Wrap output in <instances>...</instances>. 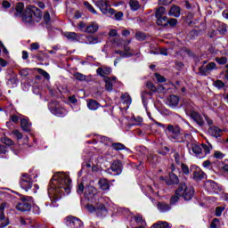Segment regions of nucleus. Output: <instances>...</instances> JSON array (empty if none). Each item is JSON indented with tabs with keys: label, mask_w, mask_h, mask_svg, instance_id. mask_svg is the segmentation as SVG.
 Returning a JSON list of instances; mask_svg holds the SVG:
<instances>
[{
	"label": "nucleus",
	"mask_w": 228,
	"mask_h": 228,
	"mask_svg": "<svg viewBox=\"0 0 228 228\" xmlns=\"http://www.w3.org/2000/svg\"><path fill=\"white\" fill-rule=\"evenodd\" d=\"M216 61L219 63V65H225V63H227V57H216Z\"/></svg>",
	"instance_id": "48"
},
{
	"label": "nucleus",
	"mask_w": 228,
	"mask_h": 228,
	"mask_svg": "<svg viewBox=\"0 0 228 228\" xmlns=\"http://www.w3.org/2000/svg\"><path fill=\"white\" fill-rule=\"evenodd\" d=\"M210 186H211L214 193H218L219 191H222V188H220L218 183H216V182H212L210 183Z\"/></svg>",
	"instance_id": "38"
},
{
	"label": "nucleus",
	"mask_w": 228,
	"mask_h": 228,
	"mask_svg": "<svg viewBox=\"0 0 228 228\" xmlns=\"http://www.w3.org/2000/svg\"><path fill=\"white\" fill-rule=\"evenodd\" d=\"M146 88H148L150 92H153V94H156V86L152 82L148 81L146 83Z\"/></svg>",
	"instance_id": "42"
},
{
	"label": "nucleus",
	"mask_w": 228,
	"mask_h": 228,
	"mask_svg": "<svg viewBox=\"0 0 228 228\" xmlns=\"http://www.w3.org/2000/svg\"><path fill=\"white\" fill-rule=\"evenodd\" d=\"M75 79H77V81H85L86 79V76L79 73V72H76L74 75Z\"/></svg>",
	"instance_id": "44"
},
{
	"label": "nucleus",
	"mask_w": 228,
	"mask_h": 228,
	"mask_svg": "<svg viewBox=\"0 0 228 228\" xmlns=\"http://www.w3.org/2000/svg\"><path fill=\"white\" fill-rule=\"evenodd\" d=\"M167 26L170 25V28H175L177 26V19L175 18H171L167 20Z\"/></svg>",
	"instance_id": "47"
},
{
	"label": "nucleus",
	"mask_w": 228,
	"mask_h": 228,
	"mask_svg": "<svg viewBox=\"0 0 228 228\" xmlns=\"http://www.w3.org/2000/svg\"><path fill=\"white\" fill-rule=\"evenodd\" d=\"M214 69H216V63L209 62L206 67H204V65L200 67L199 72L200 76H208V74H209L211 70H214Z\"/></svg>",
	"instance_id": "9"
},
{
	"label": "nucleus",
	"mask_w": 228,
	"mask_h": 228,
	"mask_svg": "<svg viewBox=\"0 0 228 228\" xmlns=\"http://www.w3.org/2000/svg\"><path fill=\"white\" fill-rule=\"evenodd\" d=\"M135 38L139 41H143L145 38H147V35L142 31H138L135 33Z\"/></svg>",
	"instance_id": "41"
},
{
	"label": "nucleus",
	"mask_w": 228,
	"mask_h": 228,
	"mask_svg": "<svg viewBox=\"0 0 228 228\" xmlns=\"http://www.w3.org/2000/svg\"><path fill=\"white\" fill-rule=\"evenodd\" d=\"M155 77L159 83H166L167 82V78H165V77L159 75V73H156Z\"/></svg>",
	"instance_id": "51"
},
{
	"label": "nucleus",
	"mask_w": 228,
	"mask_h": 228,
	"mask_svg": "<svg viewBox=\"0 0 228 228\" xmlns=\"http://www.w3.org/2000/svg\"><path fill=\"white\" fill-rule=\"evenodd\" d=\"M37 72L43 76V77H45V79H49L50 76L49 73H47V71L42 69H37Z\"/></svg>",
	"instance_id": "50"
},
{
	"label": "nucleus",
	"mask_w": 228,
	"mask_h": 228,
	"mask_svg": "<svg viewBox=\"0 0 228 228\" xmlns=\"http://www.w3.org/2000/svg\"><path fill=\"white\" fill-rule=\"evenodd\" d=\"M20 186L25 191H29L33 188V176L26 173L21 174L20 177Z\"/></svg>",
	"instance_id": "6"
},
{
	"label": "nucleus",
	"mask_w": 228,
	"mask_h": 228,
	"mask_svg": "<svg viewBox=\"0 0 228 228\" xmlns=\"http://www.w3.org/2000/svg\"><path fill=\"white\" fill-rule=\"evenodd\" d=\"M168 18L167 16H162L161 18H157V25L161 28H167Z\"/></svg>",
	"instance_id": "28"
},
{
	"label": "nucleus",
	"mask_w": 228,
	"mask_h": 228,
	"mask_svg": "<svg viewBox=\"0 0 228 228\" xmlns=\"http://www.w3.org/2000/svg\"><path fill=\"white\" fill-rule=\"evenodd\" d=\"M28 200H29V197L28 196L21 198V201L16 205V209H18V211H22V212L31 211V204H29Z\"/></svg>",
	"instance_id": "8"
},
{
	"label": "nucleus",
	"mask_w": 228,
	"mask_h": 228,
	"mask_svg": "<svg viewBox=\"0 0 228 228\" xmlns=\"http://www.w3.org/2000/svg\"><path fill=\"white\" fill-rule=\"evenodd\" d=\"M78 26L81 29L85 28H86V29H99V24H97V22H95V21L91 22V24H89L87 26L85 22L80 21L78 23Z\"/></svg>",
	"instance_id": "17"
},
{
	"label": "nucleus",
	"mask_w": 228,
	"mask_h": 228,
	"mask_svg": "<svg viewBox=\"0 0 228 228\" xmlns=\"http://www.w3.org/2000/svg\"><path fill=\"white\" fill-rule=\"evenodd\" d=\"M19 84V79L17 78V75L11 77L7 80V85L10 88H15V86Z\"/></svg>",
	"instance_id": "23"
},
{
	"label": "nucleus",
	"mask_w": 228,
	"mask_h": 228,
	"mask_svg": "<svg viewBox=\"0 0 228 228\" xmlns=\"http://www.w3.org/2000/svg\"><path fill=\"white\" fill-rule=\"evenodd\" d=\"M129 4L133 12H138V9L142 7L137 0H130Z\"/></svg>",
	"instance_id": "30"
},
{
	"label": "nucleus",
	"mask_w": 228,
	"mask_h": 228,
	"mask_svg": "<svg viewBox=\"0 0 228 228\" xmlns=\"http://www.w3.org/2000/svg\"><path fill=\"white\" fill-rule=\"evenodd\" d=\"M95 213L97 216L102 218L103 216H106V215H108V210L106 209L104 204H100L96 207Z\"/></svg>",
	"instance_id": "15"
},
{
	"label": "nucleus",
	"mask_w": 228,
	"mask_h": 228,
	"mask_svg": "<svg viewBox=\"0 0 228 228\" xmlns=\"http://www.w3.org/2000/svg\"><path fill=\"white\" fill-rule=\"evenodd\" d=\"M19 120H20V118H19V116H17L15 114L12 115L10 118V121L6 122V126L9 127V129H10V127H12V122L13 124H19Z\"/></svg>",
	"instance_id": "29"
},
{
	"label": "nucleus",
	"mask_w": 228,
	"mask_h": 228,
	"mask_svg": "<svg viewBox=\"0 0 228 228\" xmlns=\"http://www.w3.org/2000/svg\"><path fill=\"white\" fill-rule=\"evenodd\" d=\"M37 49H40V45H38V43H32L30 45V51H37Z\"/></svg>",
	"instance_id": "61"
},
{
	"label": "nucleus",
	"mask_w": 228,
	"mask_h": 228,
	"mask_svg": "<svg viewBox=\"0 0 228 228\" xmlns=\"http://www.w3.org/2000/svg\"><path fill=\"white\" fill-rule=\"evenodd\" d=\"M168 15L175 18L181 17V7L173 5L168 12Z\"/></svg>",
	"instance_id": "16"
},
{
	"label": "nucleus",
	"mask_w": 228,
	"mask_h": 228,
	"mask_svg": "<svg viewBox=\"0 0 228 228\" xmlns=\"http://www.w3.org/2000/svg\"><path fill=\"white\" fill-rule=\"evenodd\" d=\"M165 133L167 134V137L174 142H177L179 140V136H181V126L179 125H167V128Z\"/></svg>",
	"instance_id": "5"
},
{
	"label": "nucleus",
	"mask_w": 228,
	"mask_h": 228,
	"mask_svg": "<svg viewBox=\"0 0 228 228\" xmlns=\"http://www.w3.org/2000/svg\"><path fill=\"white\" fill-rule=\"evenodd\" d=\"M51 14H49V12H45L43 17V24L45 26H51Z\"/></svg>",
	"instance_id": "33"
},
{
	"label": "nucleus",
	"mask_w": 228,
	"mask_h": 228,
	"mask_svg": "<svg viewBox=\"0 0 228 228\" xmlns=\"http://www.w3.org/2000/svg\"><path fill=\"white\" fill-rule=\"evenodd\" d=\"M48 110L53 115H58V102L56 101H51L48 103Z\"/></svg>",
	"instance_id": "19"
},
{
	"label": "nucleus",
	"mask_w": 228,
	"mask_h": 228,
	"mask_svg": "<svg viewBox=\"0 0 228 228\" xmlns=\"http://www.w3.org/2000/svg\"><path fill=\"white\" fill-rule=\"evenodd\" d=\"M224 211V208L217 207L216 208V216H222V212Z\"/></svg>",
	"instance_id": "62"
},
{
	"label": "nucleus",
	"mask_w": 228,
	"mask_h": 228,
	"mask_svg": "<svg viewBox=\"0 0 228 228\" xmlns=\"http://www.w3.org/2000/svg\"><path fill=\"white\" fill-rule=\"evenodd\" d=\"M218 222H220V220H218V218H214L210 224V228H216L217 227L216 224H218Z\"/></svg>",
	"instance_id": "64"
},
{
	"label": "nucleus",
	"mask_w": 228,
	"mask_h": 228,
	"mask_svg": "<svg viewBox=\"0 0 228 228\" xmlns=\"http://www.w3.org/2000/svg\"><path fill=\"white\" fill-rule=\"evenodd\" d=\"M83 191H85V185L83 184V183H81L78 184L77 192L78 193V195H83Z\"/></svg>",
	"instance_id": "54"
},
{
	"label": "nucleus",
	"mask_w": 228,
	"mask_h": 228,
	"mask_svg": "<svg viewBox=\"0 0 228 228\" xmlns=\"http://www.w3.org/2000/svg\"><path fill=\"white\" fill-rule=\"evenodd\" d=\"M20 127L26 133H28V131H31V123L29 122V119L22 118L20 120Z\"/></svg>",
	"instance_id": "18"
},
{
	"label": "nucleus",
	"mask_w": 228,
	"mask_h": 228,
	"mask_svg": "<svg viewBox=\"0 0 228 228\" xmlns=\"http://www.w3.org/2000/svg\"><path fill=\"white\" fill-rule=\"evenodd\" d=\"M190 116L192 120L198 124V126H204V119H202V116H200V114H199L197 111H191Z\"/></svg>",
	"instance_id": "13"
},
{
	"label": "nucleus",
	"mask_w": 228,
	"mask_h": 228,
	"mask_svg": "<svg viewBox=\"0 0 228 228\" xmlns=\"http://www.w3.org/2000/svg\"><path fill=\"white\" fill-rule=\"evenodd\" d=\"M167 152H170V149L167 146L158 151V153L160 154L161 156H167Z\"/></svg>",
	"instance_id": "49"
},
{
	"label": "nucleus",
	"mask_w": 228,
	"mask_h": 228,
	"mask_svg": "<svg viewBox=\"0 0 228 228\" xmlns=\"http://www.w3.org/2000/svg\"><path fill=\"white\" fill-rule=\"evenodd\" d=\"M153 228H170L168 223L167 222H159L152 225Z\"/></svg>",
	"instance_id": "37"
},
{
	"label": "nucleus",
	"mask_w": 228,
	"mask_h": 228,
	"mask_svg": "<svg viewBox=\"0 0 228 228\" xmlns=\"http://www.w3.org/2000/svg\"><path fill=\"white\" fill-rule=\"evenodd\" d=\"M166 12H167V8H165L164 6H159V8H157L155 11L156 19L164 17L163 15H165Z\"/></svg>",
	"instance_id": "27"
},
{
	"label": "nucleus",
	"mask_w": 228,
	"mask_h": 228,
	"mask_svg": "<svg viewBox=\"0 0 228 228\" xmlns=\"http://www.w3.org/2000/svg\"><path fill=\"white\" fill-rule=\"evenodd\" d=\"M167 104L171 108H175L179 105V96L171 94L167 99Z\"/></svg>",
	"instance_id": "11"
},
{
	"label": "nucleus",
	"mask_w": 228,
	"mask_h": 228,
	"mask_svg": "<svg viewBox=\"0 0 228 228\" xmlns=\"http://www.w3.org/2000/svg\"><path fill=\"white\" fill-rule=\"evenodd\" d=\"M157 208L158 209H159V211H162V212L170 211V209L172 208L170 205L165 202H159L157 204Z\"/></svg>",
	"instance_id": "25"
},
{
	"label": "nucleus",
	"mask_w": 228,
	"mask_h": 228,
	"mask_svg": "<svg viewBox=\"0 0 228 228\" xmlns=\"http://www.w3.org/2000/svg\"><path fill=\"white\" fill-rule=\"evenodd\" d=\"M10 224V222L8 221V219L3 216H0V228H4L6 227L8 224Z\"/></svg>",
	"instance_id": "36"
},
{
	"label": "nucleus",
	"mask_w": 228,
	"mask_h": 228,
	"mask_svg": "<svg viewBox=\"0 0 228 228\" xmlns=\"http://www.w3.org/2000/svg\"><path fill=\"white\" fill-rule=\"evenodd\" d=\"M6 208V203H2L0 205V216H4V209Z\"/></svg>",
	"instance_id": "60"
},
{
	"label": "nucleus",
	"mask_w": 228,
	"mask_h": 228,
	"mask_svg": "<svg viewBox=\"0 0 228 228\" xmlns=\"http://www.w3.org/2000/svg\"><path fill=\"white\" fill-rule=\"evenodd\" d=\"M3 143H4L5 145H13V141H12V139L8 138V137H4L2 139Z\"/></svg>",
	"instance_id": "52"
},
{
	"label": "nucleus",
	"mask_w": 228,
	"mask_h": 228,
	"mask_svg": "<svg viewBox=\"0 0 228 228\" xmlns=\"http://www.w3.org/2000/svg\"><path fill=\"white\" fill-rule=\"evenodd\" d=\"M66 220L67 222H69L71 227H75V228L83 227V222L76 216H69L66 217Z\"/></svg>",
	"instance_id": "10"
},
{
	"label": "nucleus",
	"mask_w": 228,
	"mask_h": 228,
	"mask_svg": "<svg viewBox=\"0 0 228 228\" xmlns=\"http://www.w3.org/2000/svg\"><path fill=\"white\" fill-rule=\"evenodd\" d=\"M134 220H135L137 224H143V217L141 215L134 216Z\"/></svg>",
	"instance_id": "57"
},
{
	"label": "nucleus",
	"mask_w": 228,
	"mask_h": 228,
	"mask_svg": "<svg viewBox=\"0 0 228 228\" xmlns=\"http://www.w3.org/2000/svg\"><path fill=\"white\" fill-rule=\"evenodd\" d=\"M14 17H21L22 22L25 24H33L42 20V11L35 5H27L24 10V4L20 2L14 9Z\"/></svg>",
	"instance_id": "1"
},
{
	"label": "nucleus",
	"mask_w": 228,
	"mask_h": 228,
	"mask_svg": "<svg viewBox=\"0 0 228 228\" xmlns=\"http://www.w3.org/2000/svg\"><path fill=\"white\" fill-rule=\"evenodd\" d=\"M65 37L69 40H76L77 38V34L74 32H67L65 33Z\"/></svg>",
	"instance_id": "46"
},
{
	"label": "nucleus",
	"mask_w": 228,
	"mask_h": 228,
	"mask_svg": "<svg viewBox=\"0 0 228 228\" xmlns=\"http://www.w3.org/2000/svg\"><path fill=\"white\" fill-rule=\"evenodd\" d=\"M96 73L98 74V76H101L102 77H104V76H110V74H111V69L110 68H98L96 69Z\"/></svg>",
	"instance_id": "21"
},
{
	"label": "nucleus",
	"mask_w": 228,
	"mask_h": 228,
	"mask_svg": "<svg viewBox=\"0 0 228 228\" xmlns=\"http://www.w3.org/2000/svg\"><path fill=\"white\" fill-rule=\"evenodd\" d=\"M123 167L122 161L116 159L112 162L110 167L107 169V172H109V174L114 172V175H120V174H122Z\"/></svg>",
	"instance_id": "7"
},
{
	"label": "nucleus",
	"mask_w": 228,
	"mask_h": 228,
	"mask_svg": "<svg viewBox=\"0 0 228 228\" xmlns=\"http://www.w3.org/2000/svg\"><path fill=\"white\" fill-rule=\"evenodd\" d=\"M48 195L52 200V206L56 208V202H58V175H54L48 186Z\"/></svg>",
	"instance_id": "2"
},
{
	"label": "nucleus",
	"mask_w": 228,
	"mask_h": 228,
	"mask_svg": "<svg viewBox=\"0 0 228 228\" xmlns=\"http://www.w3.org/2000/svg\"><path fill=\"white\" fill-rule=\"evenodd\" d=\"M12 134L17 138V140H22V134L20 133L19 130H13Z\"/></svg>",
	"instance_id": "55"
},
{
	"label": "nucleus",
	"mask_w": 228,
	"mask_h": 228,
	"mask_svg": "<svg viewBox=\"0 0 228 228\" xmlns=\"http://www.w3.org/2000/svg\"><path fill=\"white\" fill-rule=\"evenodd\" d=\"M191 151L192 152L195 153L196 156H202V148L200 147V145L197 144V143H192L191 144Z\"/></svg>",
	"instance_id": "26"
},
{
	"label": "nucleus",
	"mask_w": 228,
	"mask_h": 228,
	"mask_svg": "<svg viewBox=\"0 0 228 228\" xmlns=\"http://www.w3.org/2000/svg\"><path fill=\"white\" fill-rule=\"evenodd\" d=\"M30 209H32V212L34 213V215H40V207L39 206L33 205Z\"/></svg>",
	"instance_id": "53"
},
{
	"label": "nucleus",
	"mask_w": 228,
	"mask_h": 228,
	"mask_svg": "<svg viewBox=\"0 0 228 228\" xmlns=\"http://www.w3.org/2000/svg\"><path fill=\"white\" fill-rule=\"evenodd\" d=\"M104 81H105V89L108 92H111V90H113V82H111V78H110V77H105Z\"/></svg>",
	"instance_id": "31"
},
{
	"label": "nucleus",
	"mask_w": 228,
	"mask_h": 228,
	"mask_svg": "<svg viewBox=\"0 0 228 228\" xmlns=\"http://www.w3.org/2000/svg\"><path fill=\"white\" fill-rule=\"evenodd\" d=\"M111 147L114 149V151H124L126 149V145L120 142H113Z\"/></svg>",
	"instance_id": "35"
},
{
	"label": "nucleus",
	"mask_w": 228,
	"mask_h": 228,
	"mask_svg": "<svg viewBox=\"0 0 228 228\" xmlns=\"http://www.w3.org/2000/svg\"><path fill=\"white\" fill-rule=\"evenodd\" d=\"M110 0H98L96 1L95 4L98 6V8L101 10V8L104 7V6H110V4H108V2Z\"/></svg>",
	"instance_id": "40"
},
{
	"label": "nucleus",
	"mask_w": 228,
	"mask_h": 228,
	"mask_svg": "<svg viewBox=\"0 0 228 228\" xmlns=\"http://www.w3.org/2000/svg\"><path fill=\"white\" fill-rule=\"evenodd\" d=\"M176 195H180L185 200H191L195 195V189L193 187H187L186 183H181L176 189Z\"/></svg>",
	"instance_id": "3"
},
{
	"label": "nucleus",
	"mask_w": 228,
	"mask_h": 228,
	"mask_svg": "<svg viewBox=\"0 0 228 228\" xmlns=\"http://www.w3.org/2000/svg\"><path fill=\"white\" fill-rule=\"evenodd\" d=\"M121 99H123V101L125 102H126V104H131V96H129V94L125 93L121 95Z\"/></svg>",
	"instance_id": "45"
},
{
	"label": "nucleus",
	"mask_w": 228,
	"mask_h": 228,
	"mask_svg": "<svg viewBox=\"0 0 228 228\" xmlns=\"http://www.w3.org/2000/svg\"><path fill=\"white\" fill-rule=\"evenodd\" d=\"M87 108L92 110H99V108H101V103L94 99H89L87 101Z\"/></svg>",
	"instance_id": "20"
},
{
	"label": "nucleus",
	"mask_w": 228,
	"mask_h": 228,
	"mask_svg": "<svg viewBox=\"0 0 228 228\" xmlns=\"http://www.w3.org/2000/svg\"><path fill=\"white\" fill-rule=\"evenodd\" d=\"M98 184L103 191L106 190H110V183H108V180L106 178L100 179L98 182Z\"/></svg>",
	"instance_id": "22"
},
{
	"label": "nucleus",
	"mask_w": 228,
	"mask_h": 228,
	"mask_svg": "<svg viewBox=\"0 0 228 228\" xmlns=\"http://www.w3.org/2000/svg\"><path fill=\"white\" fill-rule=\"evenodd\" d=\"M182 171L183 174H185V175H188L190 174V167H188V166L185 164H182Z\"/></svg>",
	"instance_id": "56"
},
{
	"label": "nucleus",
	"mask_w": 228,
	"mask_h": 228,
	"mask_svg": "<svg viewBox=\"0 0 228 228\" xmlns=\"http://www.w3.org/2000/svg\"><path fill=\"white\" fill-rule=\"evenodd\" d=\"M84 5L91 13H94V15H97V12L95 11V8H94L88 2H85Z\"/></svg>",
	"instance_id": "43"
},
{
	"label": "nucleus",
	"mask_w": 228,
	"mask_h": 228,
	"mask_svg": "<svg viewBox=\"0 0 228 228\" xmlns=\"http://www.w3.org/2000/svg\"><path fill=\"white\" fill-rule=\"evenodd\" d=\"M176 142H179L180 143L186 142L188 147L190 143H193V136L191 135V134H183V136L179 135V140H177Z\"/></svg>",
	"instance_id": "12"
},
{
	"label": "nucleus",
	"mask_w": 228,
	"mask_h": 228,
	"mask_svg": "<svg viewBox=\"0 0 228 228\" xmlns=\"http://www.w3.org/2000/svg\"><path fill=\"white\" fill-rule=\"evenodd\" d=\"M191 19H193V13L191 12H188L187 16L183 17V22H185V24H187L188 26H191V24H193Z\"/></svg>",
	"instance_id": "34"
},
{
	"label": "nucleus",
	"mask_w": 228,
	"mask_h": 228,
	"mask_svg": "<svg viewBox=\"0 0 228 228\" xmlns=\"http://www.w3.org/2000/svg\"><path fill=\"white\" fill-rule=\"evenodd\" d=\"M169 184H179V177L173 172L169 173Z\"/></svg>",
	"instance_id": "32"
},
{
	"label": "nucleus",
	"mask_w": 228,
	"mask_h": 228,
	"mask_svg": "<svg viewBox=\"0 0 228 228\" xmlns=\"http://www.w3.org/2000/svg\"><path fill=\"white\" fill-rule=\"evenodd\" d=\"M208 133L211 134V136H214V138H220V136L223 134L222 129L216 126H210L208 128Z\"/></svg>",
	"instance_id": "14"
},
{
	"label": "nucleus",
	"mask_w": 228,
	"mask_h": 228,
	"mask_svg": "<svg viewBox=\"0 0 228 228\" xmlns=\"http://www.w3.org/2000/svg\"><path fill=\"white\" fill-rule=\"evenodd\" d=\"M215 86H216V88H224V86H225V84H224L222 82V80H216L215 83H214Z\"/></svg>",
	"instance_id": "58"
},
{
	"label": "nucleus",
	"mask_w": 228,
	"mask_h": 228,
	"mask_svg": "<svg viewBox=\"0 0 228 228\" xmlns=\"http://www.w3.org/2000/svg\"><path fill=\"white\" fill-rule=\"evenodd\" d=\"M204 175H206L200 168L196 169V171L193 172V177L195 181H202L204 179Z\"/></svg>",
	"instance_id": "24"
},
{
	"label": "nucleus",
	"mask_w": 228,
	"mask_h": 228,
	"mask_svg": "<svg viewBox=\"0 0 228 228\" xmlns=\"http://www.w3.org/2000/svg\"><path fill=\"white\" fill-rule=\"evenodd\" d=\"M58 181L59 195L60 193H63V190L69 195V193H70V184H72V180H70V178L67 175L59 172Z\"/></svg>",
	"instance_id": "4"
},
{
	"label": "nucleus",
	"mask_w": 228,
	"mask_h": 228,
	"mask_svg": "<svg viewBox=\"0 0 228 228\" xmlns=\"http://www.w3.org/2000/svg\"><path fill=\"white\" fill-rule=\"evenodd\" d=\"M180 197L181 195H178L175 191V195H173L170 199V206H174V204L177 203L179 201Z\"/></svg>",
	"instance_id": "39"
},
{
	"label": "nucleus",
	"mask_w": 228,
	"mask_h": 228,
	"mask_svg": "<svg viewBox=\"0 0 228 228\" xmlns=\"http://www.w3.org/2000/svg\"><path fill=\"white\" fill-rule=\"evenodd\" d=\"M116 20H122V17H124V12H118L114 15Z\"/></svg>",
	"instance_id": "59"
},
{
	"label": "nucleus",
	"mask_w": 228,
	"mask_h": 228,
	"mask_svg": "<svg viewBox=\"0 0 228 228\" xmlns=\"http://www.w3.org/2000/svg\"><path fill=\"white\" fill-rule=\"evenodd\" d=\"M96 191H97V189H95V187L94 186L88 187L89 195H95Z\"/></svg>",
	"instance_id": "63"
}]
</instances>
